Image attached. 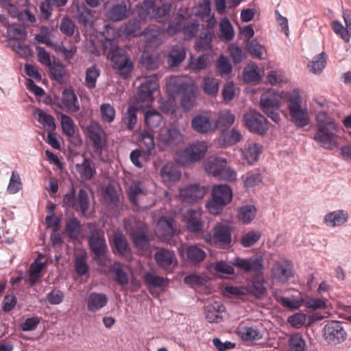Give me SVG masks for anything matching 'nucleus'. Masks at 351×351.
Segmentation results:
<instances>
[{
    "mask_svg": "<svg viewBox=\"0 0 351 351\" xmlns=\"http://www.w3.org/2000/svg\"><path fill=\"white\" fill-rule=\"evenodd\" d=\"M101 119L105 123H111L115 119V108L110 104H102L99 108Z\"/></svg>",
    "mask_w": 351,
    "mask_h": 351,
    "instance_id": "e2e57ef3",
    "label": "nucleus"
},
{
    "mask_svg": "<svg viewBox=\"0 0 351 351\" xmlns=\"http://www.w3.org/2000/svg\"><path fill=\"white\" fill-rule=\"evenodd\" d=\"M191 127L193 130L199 134H206L213 130L210 117L206 114L195 116L191 120Z\"/></svg>",
    "mask_w": 351,
    "mask_h": 351,
    "instance_id": "b1692460",
    "label": "nucleus"
},
{
    "mask_svg": "<svg viewBox=\"0 0 351 351\" xmlns=\"http://www.w3.org/2000/svg\"><path fill=\"white\" fill-rule=\"evenodd\" d=\"M204 222L202 220V212L199 209L189 210L186 219V226L189 232L198 233L203 230Z\"/></svg>",
    "mask_w": 351,
    "mask_h": 351,
    "instance_id": "393cba45",
    "label": "nucleus"
},
{
    "mask_svg": "<svg viewBox=\"0 0 351 351\" xmlns=\"http://www.w3.org/2000/svg\"><path fill=\"white\" fill-rule=\"evenodd\" d=\"M76 169L80 178L85 181L90 180L96 173L95 169L92 166L91 162L86 158H83L82 164H77Z\"/></svg>",
    "mask_w": 351,
    "mask_h": 351,
    "instance_id": "f704fd0d",
    "label": "nucleus"
},
{
    "mask_svg": "<svg viewBox=\"0 0 351 351\" xmlns=\"http://www.w3.org/2000/svg\"><path fill=\"white\" fill-rule=\"evenodd\" d=\"M302 99L298 91H293L287 98V104L291 121L299 128L306 126L310 117L306 108L302 106Z\"/></svg>",
    "mask_w": 351,
    "mask_h": 351,
    "instance_id": "423d86ee",
    "label": "nucleus"
},
{
    "mask_svg": "<svg viewBox=\"0 0 351 351\" xmlns=\"http://www.w3.org/2000/svg\"><path fill=\"white\" fill-rule=\"evenodd\" d=\"M108 299L106 294L92 292L86 298L87 310L95 313L104 308L108 303Z\"/></svg>",
    "mask_w": 351,
    "mask_h": 351,
    "instance_id": "5701e85b",
    "label": "nucleus"
},
{
    "mask_svg": "<svg viewBox=\"0 0 351 351\" xmlns=\"http://www.w3.org/2000/svg\"><path fill=\"white\" fill-rule=\"evenodd\" d=\"M157 265L167 272H171L177 264L176 256L173 251L161 248L154 254Z\"/></svg>",
    "mask_w": 351,
    "mask_h": 351,
    "instance_id": "a211bd4d",
    "label": "nucleus"
},
{
    "mask_svg": "<svg viewBox=\"0 0 351 351\" xmlns=\"http://www.w3.org/2000/svg\"><path fill=\"white\" fill-rule=\"evenodd\" d=\"M209 64V55L204 54L199 56L198 58L191 56L188 63V67L190 70L194 72H199L202 70L207 69Z\"/></svg>",
    "mask_w": 351,
    "mask_h": 351,
    "instance_id": "c9c22d12",
    "label": "nucleus"
},
{
    "mask_svg": "<svg viewBox=\"0 0 351 351\" xmlns=\"http://www.w3.org/2000/svg\"><path fill=\"white\" fill-rule=\"evenodd\" d=\"M245 125L250 131L263 135L268 130L267 121L259 112H251L244 116Z\"/></svg>",
    "mask_w": 351,
    "mask_h": 351,
    "instance_id": "dca6fc26",
    "label": "nucleus"
},
{
    "mask_svg": "<svg viewBox=\"0 0 351 351\" xmlns=\"http://www.w3.org/2000/svg\"><path fill=\"white\" fill-rule=\"evenodd\" d=\"M234 120L235 116L229 110H221L218 113L215 127L216 128H228L234 123Z\"/></svg>",
    "mask_w": 351,
    "mask_h": 351,
    "instance_id": "58836bf2",
    "label": "nucleus"
},
{
    "mask_svg": "<svg viewBox=\"0 0 351 351\" xmlns=\"http://www.w3.org/2000/svg\"><path fill=\"white\" fill-rule=\"evenodd\" d=\"M348 219V214L343 210H337L325 215L324 223L330 227L339 226Z\"/></svg>",
    "mask_w": 351,
    "mask_h": 351,
    "instance_id": "2f4dec72",
    "label": "nucleus"
},
{
    "mask_svg": "<svg viewBox=\"0 0 351 351\" xmlns=\"http://www.w3.org/2000/svg\"><path fill=\"white\" fill-rule=\"evenodd\" d=\"M80 222L76 218L69 219L66 224V232L69 237L73 239H77L80 234Z\"/></svg>",
    "mask_w": 351,
    "mask_h": 351,
    "instance_id": "bf43d9fd",
    "label": "nucleus"
},
{
    "mask_svg": "<svg viewBox=\"0 0 351 351\" xmlns=\"http://www.w3.org/2000/svg\"><path fill=\"white\" fill-rule=\"evenodd\" d=\"M48 67L53 79L58 82L64 81L66 70L65 67L61 63L53 62H51V65H49Z\"/></svg>",
    "mask_w": 351,
    "mask_h": 351,
    "instance_id": "6e6d98bb",
    "label": "nucleus"
},
{
    "mask_svg": "<svg viewBox=\"0 0 351 351\" xmlns=\"http://www.w3.org/2000/svg\"><path fill=\"white\" fill-rule=\"evenodd\" d=\"M37 117V121L47 130L53 131L56 126L54 118L49 114L44 112L43 110L37 109L35 112Z\"/></svg>",
    "mask_w": 351,
    "mask_h": 351,
    "instance_id": "37998d69",
    "label": "nucleus"
},
{
    "mask_svg": "<svg viewBox=\"0 0 351 351\" xmlns=\"http://www.w3.org/2000/svg\"><path fill=\"white\" fill-rule=\"evenodd\" d=\"M174 220L166 217H161L157 222L155 233L162 241L169 240L175 234Z\"/></svg>",
    "mask_w": 351,
    "mask_h": 351,
    "instance_id": "6ab92c4d",
    "label": "nucleus"
},
{
    "mask_svg": "<svg viewBox=\"0 0 351 351\" xmlns=\"http://www.w3.org/2000/svg\"><path fill=\"white\" fill-rule=\"evenodd\" d=\"M213 234H207L204 236L205 242L213 244L222 249H227L231 246L232 229L230 226L218 223L213 229Z\"/></svg>",
    "mask_w": 351,
    "mask_h": 351,
    "instance_id": "1a4fd4ad",
    "label": "nucleus"
},
{
    "mask_svg": "<svg viewBox=\"0 0 351 351\" xmlns=\"http://www.w3.org/2000/svg\"><path fill=\"white\" fill-rule=\"evenodd\" d=\"M158 0H145L138 10V16L143 20L154 19L159 23L168 21L171 16L172 4L165 3L156 7ZM158 1H160L158 0Z\"/></svg>",
    "mask_w": 351,
    "mask_h": 351,
    "instance_id": "39448f33",
    "label": "nucleus"
},
{
    "mask_svg": "<svg viewBox=\"0 0 351 351\" xmlns=\"http://www.w3.org/2000/svg\"><path fill=\"white\" fill-rule=\"evenodd\" d=\"M128 195L130 202L138 206V199L141 196L145 195V192L141 187V183L138 181H133L129 187Z\"/></svg>",
    "mask_w": 351,
    "mask_h": 351,
    "instance_id": "de8ad7c7",
    "label": "nucleus"
},
{
    "mask_svg": "<svg viewBox=\"0 0 351 351\" xmlns=\"http://www.w3.org/2000/svg\"><path fill=\"white\" fill-rule=\"evenodd\" d=\"M324 337L329 343L337 345L346 339L347 333L341 322L331 321L324 328Z\"/></svg>",
    "mask_w": 351,
    "mask_h": 351,
    "instance_id": "ddd939ff",
    "label": "nucleus"
},
{
    "mask_svg": "<svg viewBox=\"0 0 351 351\" xmlns=\"http://www.w3.org/2000/svg\"><path fill=\"white\" fill-rule=\"evenodd\" d=\"M60 122L63 133L67 136L73 137L75 132V125L73 119L69 116L62 114Z\"/></svg>",
    "mask_w": 351,
    "mask_h": 351,
    "instance_id": "5fc2aeb1",
    "label": "nucleus"
},
{
    "mask_svg": "<svg viewBox=\"0 0 351 351\" xmlns=\"http://www.w3.org/2000/svg\"><path fill=\"white\" fill-rule=\"evenodd\" d=\"M271 273L276 280L285 282L294 275L293 264L286 259L276 261L271 269Z\"/></svg>",
    "mask_w": 351,
    "mask_h": 351,
    "instance_id": "2eb2a0df",
    "label": "nucleus"
},
{
    "mask_svg": "<svg viewBox=\"0 0 351 351\" xmlns=\"http://www.w3.org/2000/svg\"><path fill=\"white\" fill-rule=\"evenodd\" d=\"M162 29L155 25H149L141 34L144 36L147 44L156 42L160 39Z\"/></svg>",
    "mask_w": 351,
    "mask_h": 351,
    "instance_id": "09e8293b",
    "label": "nucleus"
},
{
    "mask_svg": "<svg viewBox=\"0 0 351 351\" xmlns=\"http://www.w3.org/2000/svg\"><path fill=\"white\" fill-rule=\"evenodd\" d=\"M149 156L150 154H145V152L143 149H136L131 152L130 159L135 167L142 168Z\"/></svg>",
    "mask_w": 351,
    "mask_h": 351,
    "instance_id": "864d4df0",
    "label": "nucleus"
},
{
    "mask_svg": "<svg viewBox=\"0 0 351 351\" xmlns=\"http://www.w3.org/2000/svg\"><path fill=\"white\" fill-rule=\"evenodd\" d=\"M197 87L195 83L189 86L188 88L182 93L181 106L182 108L186 111L191 110L196 104Z\"/></svg>",
    "mask_w": 351,
    "mask_h": 351,
    "instance_id": "bb28decb",
    "label": "nucleus"
},
{
    "mask_svg": "<svg viewBox=\"0 0 351 351\" xmlns=\"http://www.w3.org/2000/svg\"><path fill=\"white\" fill-rule=\"evenodd\" d=\"M86 134L93 144L94 152L101 155L107 144V136L105 131L99 123L92 121L87 127Z\"/></svg>",
    "mask_w": 351,
    "mask_h": 351,
    "instance_id": "f8f14e48",
    "label": "nucleus"
},
{
    "mask_svg": "<svg viewBox=\"0 0 351 351\" xmlns=\"http://www.w3.org/2000/svg\"><path fill=\"white\" fill-rule=\"evenodd\" d=\"M160 176L165 182H176L180 180L181 173L173 163H167L160 170Z\"/></svg>",
    "mask_w": 351,
    "mask_h": 351,
    "instance_id": "72a5a7b5",
    "label": "nucleus"
},
{
    "mask_svg": "<svg viewBox=\"0 0 351 351\" xmlns=\"http://www.w3.org/2000/svg\"><path fill=\"white\" fill-rule=\"evenodd\" d=\"M7 37L13 40H25L27 37V32L23 25L14 23L8 25Z\"/></svg>",
    "mask_w": 351,
    "mask_h": 351,
    "instance_id": "c03bdc74",
    "label": "nucleus"
},
{
    "mask_svg": "<svg viewBox=\"0 0 351 351\" xmlns=\"http://www.w3.org/2000/svg\"><path fill=\"white\" fill-rule=\"evenodd\" d=\"M108 18L113 21H119L127 17V6L125 2L114 5L108 12Z\"/></svg>",
    "mask_w": 351,
    "mask_h": 351,
    "instance_id": "a19ab883",
    "label": "nucleus"
},
{
    "mask_svg": "<svg viewBox=\"0 0 351 351\" xmlns=\"http://www.w3.org/2000/svg\"><path fill=\"white\" fill-rule=\"evenodd\" d=\"M104 51L110 58L112 67L118 71L119 74L125 79L129 77L134 69V63L126 51L118 47L114 40H107Z\"/></svg>",
    "mask_w": 351,
    "mask_h": 351,
    "instance_id": "f03ea898",
    "label": "nucleus"
},
{
    "mask_svg": "<svg viewBox=\"0 0 351 351\" xmlns=\"http://www.w3.org/2000/svg\"><path fill=\"white\" fill-rule=\"evenodd\" d=\"M316 132L314 141L326 149H331L335 145L337 125L333 119L326 112L320 111L315 117Z\"/></svg>",
    "mask_w": 351,
    "mask_h": 351,
    "instance_id": "f257e3e1",
    "label": "nucleus"
},
{
    "mask_svg": "<svg viewBox=\"0 0 351 351\" xmlns=\"http://www.w3.org/2000/svg\"><path fill=\"white\" fill-rule=\"evenodd\" d=\"M139 143L141 149L145 152V154H152L155 148L154 136L149 131H143L140 134Z\"/></svg>",
    "mask_w": 351,
    "mask_h": 351,
    "instance_id": "ea45409f",
    "label": "nucleus"
},
{
    "mask_svg": "<svg viewBox=\"0 0 351 351\" xmlns=\"http://www.w3.org/2000/svg\"><path fill=\"white\" fill-rule=\"evenodd\" d=\"M162 119V115L156 110H150L145 113V125L150 129L157 128Z\"/></svg>",
    "mask_w": 351,
    "mask_h": 351,
    "instance_id": "603ef678",
    "label": "nucleus"
},
{
    "mask_svg": "<svg viewBox=\"0 0 351 351\" xmlns=\"http://www.w3.org/2000/svg\"><path fill=\"white\" fill-rule=\"evenodd\" d=\"M232 265L245 273L253 272L256 274H262L264 268L262 256H252L250 258L236 257Z\"/></svg>",
    "mask_w": 351,
    "mask_h": 351,
    "instance_id": "4468645a",
    "label": "nucleus"
},
{
    "mask_svg": "<svg viewBox=\"0 0 351 351\" xmlns=\"http://www.w3.org/2000/svg\"><path fill=\"white\" fill-rule=\"evenodd\" d=\"M221 36L227 41L231 40L234 35L233 27L227 18L221 19L219 23Z\"/></svg>",
    "mask_w": 351,
    "mask_h": 351,
    "instance_id": "0e129e2a",
    "label": "nucleus"
},
{
    "mask_svg": "<svg viewBox=\"0 0 351 351\" xmlns=\"http://www.w3.org/2000/svg\"><path fill=\"white\" fill-rule=\"evenodd\" d=\"M206 189L199 184H190L180 190V197L184 202L192 203L202 199L206 194Z\"/></svg>",
    "mask_w": 351,
    "mask_h": 351,
    "instance_id": "aec40b11",
    "label": "nucleus"
},
{
    "mask_svg": "<svg viewBox=\"0 0 351 351\" xmlns=\"http://www.w3.org/2000/svg\"><path fill=\"white\" fill-rule=\"evenodd\" d=\"M110 271L114 275V280L121 286H126L129 283V278L127 273L123 269L119 262H115L110 267Z\"/></svg>",
    "mask_w": 351,
    "mask_h": 351,
    "instance_id": "e433bc0d",
    "label": "nucleus"
},
{
    "mask_svg": "<svg viewBox=\"0 0 351 351\" xmlns=\"http://www.w3.org/2000/svg\"><path fill=\"white\" fill-rule=\"evenodd\" d=\"M118 32L120 36L125 38L137 36L141 34V22L138 19L130 20L119 28Z\"/></svg>",
    "mask_w": 351,
    "mask_h": 351,
    "instance_id": "a878e982",
    "label": "nucleus"
},
{
    "mask_svg": "<svg viewBox=\"0 0 351 351\" xmlns=\"http://www.w3.org/2000/svg\"><path fill=\"white\" fill-rule=\"evenodd\" d=\"M213 36V32L209 30H206V32L202 33L199 36L198 41L196 43V49L197 51H204L210 49L211 47V41Z\"/></svg>",
    "mask_w": 351,
    "mask_h": 351,
    "instance_id": "69168bd1",
    "label": "nucleus"
},
{
    "mask_svg": "<svg viewBox=\"0 0 351 351\" xmlns=\"http://www.w3.org/2000/svg\"><path fill=\"white\" fill-rule=\"evenodd\" d=\"M113 246L117 252L121 256L127 255L130 252L127 239L122 233L117 232L114 234Z\"/></svg>",
    "mask_w": 351,
    "mask_h": 351,
    "instance_id": "79ce46f5",
    "label": "nucleus"
},
{
    "mask_svg": "<svg viewBox=\"0 0 351 351\" xmlns=\"http://www.w3.org/2000/svg\"><path fill=\"white\" fill-rule=\"evenodd\" d=\"M211 195L207 208L210 214L218 215L231 202L232 191L227 184H218L213 187Z\"/></svg>",
    "mask_w": 351,
    "mask_h": 351,
    "instance_id": "0eeeda50",
    "label": "nucleus"
},
{
    "mask_svg": "<svg viewBox=\"0 0 351 351\" xmlns=\"http://www.w3.org/2000/svg\"><path fill=\"white\" fill-rule=\"evenodd\" d=\"M186 256L191 262L199 263L205 258L206 253L199 247L191 245L186 250Z\"/></svg>",
    "mask_w": 351,
    "mask_h": 351,
    "instance_id": "680f3d73",
    "label": "nucleus"
},
{
    "mask_svg": "<svg viewBox=\"0 0 351 351\" xmlns=\"http://www.w3.org/2000/svg\"><path fill=\"white\" fill-rule=\"evenodd\" d=\"M242 138V135L239 131L235 128L230 130L223 131L221 136V139L225 146H230L237 144Z\"/></svg>",
    "mask_w": 351,
    "mask_h": 351,
    "instance_id": "a18cd8bd",
    "label": "nucleus"
},
{
    "mask_svg": "<svg viewBox=\"0 0 351 351\" xmlns=\"http://www.w3.org/2000/svg\"><path fill=\"white\" fill-rule=\"evenodd\" d=\"M256 209L254 206H245L239 208L238 217L244 223H249L254 217Z\"/></svg>",
    "mask_w": 351,
    "mask_h": 351,
    "instance_id": "13d9d810",
    "label": "nucleus"
},
{
    "mask_svg": "<svg viewBox=\"0 0 351 351\" xmlns=\"http://www.w3.org/2000/svg\"><path fill=\"white\" fill-rule=\"evenodd\" d=\"M194 82L191 79L184 76H173L167 82L166 88L168 93L174 97L180 95Z\"/></svg>",
    "mask_w": 351,
    "mask_h": 351,
    "instance_id": "f3484780",
    "label": "nucleus"
},
{
    "mask_svg": "<svg viewBox=\"0 0 351 351\" xmlns=\"http://www.w3.org/2000/svg\"><path fill=\"white\" fill-rule=\"evenodd\" d=\"M204 141H197L176 152V160L180 165H188L201 160L207 151Z\"/></svg>",
    "mask_w": 351,
    "mask_h": 351,
    "instance_id": "6e6552de",
    "label": "nucleus"
},
{
    "mask_svg": "<svg viewBox=\"0 0 351 351\" xmlns=\"http://www.w3.org/2000/svg\"><path fill=\"white\" fill-rule=\"evenodd\" d=\"M238 334L245 341H257L263 337V334L256 326L240 324L238 328Z\"/></svg>",
    "mask_w": 351,
    "mask_h": 351,
    "instance_id": "7c9ffc66",
    "label": "nucleus"
},
{
    "mask_svg": "<svg viewBox=\"0 0 351 351\" xmlns=\"http://www.w3.org/2000/svg\"><path fill=\"white\" fill-rule=\"evenodd\" d=\"M261 237V234L258 231L252 230L245 233L240 239L241 245L244 247H247L255 244Z\"/></svg>",
    "mask_w": 351,
    "mask_h": 351,
    "instance_id": "774afa93",
    "label": "nucleus"
},
{
    "mask_svg": "<svg viewBox=\"0 0 351 351\" xmlns=\"http://www.w3.org/2000/svg\"><path fill=\"white\" fill-rule=\"evenodd\" d=\"M186 58V51L181 47L173 48L167 56V62L171 66H178Z\"/></svg>",
    "mask_w": 351,
    "mask_h": 351,
    "instance_id": "49530a36",
    "label": "nucleus"
},
{
    "mask_svg": "<svg viewBox=\"0 0 351 351\" xmlns=\"http://www.w3.org/2000/svg\"><path fill=\"white\" fill-rule=\"evenodd\" d=\"M281 95L274 90H269L261 96L260 105L262 111L275 123L280 120L278 113Z\"/></svg>",
    "mask_w": 351,
    "mask_h": 351,
    "instance_id": "9d476101",
    "label": "nucleus"
},
{
    "mask_svg": "<svg viewBox=\"0 0 351 351\" xmlns=\"http://www.w3.org/2000/svg\"><path fill=\"white\" fill-rule=\"evenodd\" d=\"M189 9L183 10L180 8L174 20L169 25L167 32L170 35L182 33L185 39H191L196 36L199 30V23L197 20H189Z\"/></svg>",
    "mask_w": 351,
    "mask_h": 351,
    "instance_id": "7ed1b4c3",
    "label": "nucleus"
},
{
    "mask_svg": "<svg viewBox=\"0 0 351 351\" xmlns=\"http://www.w3.org/2000/svg\"><path fill=\"white\" fill-rule=\"evenodd\" d=\"M158 78L156 75L145 77L138 88L136 101L146 106L154 100L153 94L158 89Z\"/></svg>",
    "mask_w": 351,
    "mask_h": 351,
    "instance_id": "9b49d317",
    "label": "nucleus"
},
{
    "mask_svg": "<svg viewBox=\"0 0 351 351\" xmlns=\"http://www.w3.org/2000/svg\"><path fill=\"white\" fill-rule=\"evenodd\" d=\"M138 108L134 105L128 106L126 112L123 114L122 121L127 130L133 131L137 123V112Z\"/></svg>",
    "mask_w": 351,
    "mask_h": 351,
    "instance_id": "473e14b6",
    "label": "nucleus"
},
{
    "mask_svg": "<svg viewBox=\"0 0 351 351\" xmlns=\"http://www.w3.org/2000/svg\"><path fill=\"white\" fill-rule=\"evenodd\" d=\"M242 159L244 162L252 165L256 162L262 153V147L256 143L248 144L242 149Z\"/></svg>",
    "mask_w": 351,
    "mask_h": 351,
    "instance_id": "cd10ccee",
    "label": "nucleus"
},
{
    "mask_svg": "<svg viewBox=\"0 0 351 351\" xmlns=\"http://www.w3.org/2000/svg\"><path fill=\"white\" fill-rule=\"evenodd\" d=\"M161 143L169 146H176L183 141V135L179 130L174 128H163L159 134Z\"/></svg>",
    "mask_w": 351,
    "mask_h": 351,
    "instance_id": "412c9836",
    "label": "nucleus"
},
{
    "mask_svg": "<svg viewBox=\"0 0 351 351\" xmlns=\"http://www.w3.org/2000/svg\"><path fill=\"white\" fill-rule=\"evenodd\" d=\"M326 64V55L324 52H322L313 58L308 66L313 73H320L325 68Z\"/></svg>",
    "mask_w": 351,
    "mask_h": 351,
    "instance_id": "4d7b16f0",
    "label": "nucleus"
},
{
    "mask_svg": "<svg viewBox=\"0 0 351 351\" xmlns=\"http://www.w3.org/2000/svg\"><path fill=\"white\" fill-rule=\"evenodd\" d=\"M224 306L219 302L208 305L205 308V317L210 323H219L222 321L221 313L224 311Z\"/></svg>",
    "mask_w": 351,
    "mask_h": 351,
    "instance_id": "c85d7f7f",
    "label": "nucleus"
},
{
    "mask_svg": "<svg viewBox=\"0 0 351 351\" xmlns=\"http://www.w3.org/2000/svg\"><path fill=\"white\" fill-rule=\"evenodd\" d=\"M289 346L291 351L306 350V342L300 333H295L290 337Z\"/></svg>",
    "mask_w": 351,
    "mask_h": 351,
    "instance_id": "052dcab7",
    "label": "nucleus"
},
{
    "mask_svg": "<svg viewBox=\"0 0 351 351\" xmlns=\"http://www.w3.org/2000/svg\"><path fill=\"white\" fill-rule=\"evenodd\" d=\"M61 107L67 112L74 113L80 110V104L77 95L72 89H64L62 91Z\"/></svg>",
    "mask_w": 351,
    "mask_h": 351,
    "instance_id": "4be33fe9",
    "label": "nucleus"
},
{
    "mask_svg": "<svg viewBox=\"0 0 351 351\" xmlns=\"http://www.w3.org/2000/svg\"><path fill=\"white\" fill-rule=\"evenodd\" d=\"M202 88L204 93L210 96H214L218 92L219 82L213 77H204L202 80Z\"/></svg>",
    "mask_w": 351,
    "mask_h": 351,
    "instance_id": "8fccbe9b",
    "label": "nucleus"
},
{
    "mask_svg": "<svg viewBox=\"0 0 351 351\" xmlns=\"http://www.w3.org/2000/svg\"><path fill=\"white\" fill-rule=\"evenodd\" d=\"M100 75V69L95 64L88 67L85 72L84 86L88 90H93L96 87L98 77Z\"/></svg>",
    "mask_w": 351,
    "mask_h": 351,
    "instance_id": "4c0bfd02",
    "label": "nucleus"
},
{
    "mask_svg": "<svg viewBox=\"0 0 351 351\" xmlns=\"http://www.w3.org/2000/svg\"><path fill=\"white\" fill-rule=\"evenodd\" d=\"M144 281L149 289L156 287H161L165 284V278L151 272H147L144 275Z\"/></svg>",
    "mask_w": 351,
    "mask_h": 351,
    "instance_id": "338daca9",
    "label": "nucleus"
},
{
    "mask_svg": "<svg viewBox=\"0 0 351 351\" xmlns=\"http://www.w3.org/2000/svg\"><path fill=\"white\" fill-rule=\"evenodd\" d=\"M88 229L87 239L90 249L94 254V259L99 265L105 266L108 261V256L104 232L94 224H88Z\"/></svg>",
    "mask_w": 351,
    "mask_h": 351,
    "instance_id": "20e7f679",
    "label": "nucleus"
},
{
    "mask_svg": "<svg viewBox=\"0 0 351 351\" xmlns=\"http://www.w3.org/2000/svg\"><path fill=\"white\" fill-rule=\"evenodd\" d=\"M243 79L247 82H259L261 80V75L258 66L255 64H249L245 69Z\"/></svg>",
    "mask_w": 351,
    "mask_h": 351,
    "instance_id": "3c124183",
    "label": "nucleus"
},
{
    "mask_svg": "<svg viewBox=\"0 0 351 351\" xmlns=\"http://www.w3.org/2000/svg\"><path fill=\"white\" fill-rule=\"evenodd\" d=\"M227 165L226 159L217 157H210L207 159L204 168L207 173L216 178L220 175L223 168Z\"/></svg>",
    "mask_w": 351,
    "mask_h": 351,
    "instance_id": "c756f323",
    "label": "nucleus"
}]
</instances>
